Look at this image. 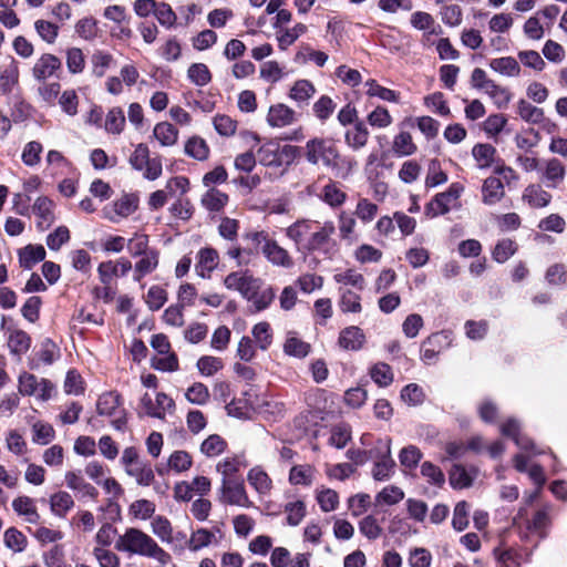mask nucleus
Masks as SVG:
<instances>
[{
	"label": "nucleus",
	"mask_w": 567,
	"mask_h": 567,
	"mask_svg": "<svg viewBox=\"0 0 567 567\" xmlns=\"http://www.w3.org/2000/svg\"><path fill=\"white\" fill-rule=\"evenodd\" d=\"M259 279L248 271H234L224 279V285L227 289L238 291L245 299L251 296L254 288H259Z\"/></svg>",
	"instance_id": "6e6552de"
},
{
	"label": "nucleus",
	"mask_w": 567,
	"mask_h": 567,
	"mask_svg": "<svg viewBox=\"0 0 567 567\" xmlns=\"http://www.w3.org/2000/svg\"><path fill=\"white\" fill-rule=\"evenodd\" d=\"M336 107L337 104L330 96L322 95L315 102L312 111L319 121L326 122L333 114Z\"/></svg>",
	"instance_id": "6e6d98bb"
},
{
	"label": "nucleus",
	"mask_w": 567,
	"mask_h": 567,
	"mask_svg": "<svg viewBox=\"0 0 567 567\" xmlns=\"http://www.w3.org/2000/svg\"><path fill=\"white\" fill-rule=\"evenodd\" d=\"M370 133L365 124L361 121L355 122L351 128L344 133V142L352 151L363 148L369 140Z\"/></svg>",
	"instance_id": "b1692460"
},
{
	"label": "nucleus",
	"mask_w": 567,
	"mask_h": 567,
	"mask_svg": "<svg viewBox=\"0 0 567 567\" xmlns=\"http://www.w3.org/2000/svg\"><path fill=\"white\" fill-rule=\"evenodd\" d=\"M518 115L526 122L538 124L544 120V111L534 106L525 100H520L517 104Z\"/></svg>",
	"instance_id": "864d4df0"
},
{
	"label": "nucleus",
	"mask_w": 567,
	"mask_h": 567,
	"mask_svg": "<svg viewBox=\"0 0 567 567\" xmlns=\"http://www.w3.org/2000/svg\"><path fill=\"white\" fill-rule=\"evenodd\" d=\"M284 351L288 355L301 359L309 354L310 344L295 336H290L285 341Z\"/></svg>",
	"instance_id": "4d7b16f0"
},
{
	"label": "nucleus",
	"mask_w": 567,
	"mask_h": 567,
	"mask_svg": "<svg viewBox=\"0 0 567 567\" xmlns=\"http://www.w3.org/2000/svg\"><path fill=\"white\" fill-rule=\"evenodd\" d=\"M338 151L334 144L324 138H312L306 144V158L310 164H322L327 167L334 165Z\"/></svg>",
	"instance_id": "20e7f679"
},
{
	"label": "nucleus",
	"mask_w": 567,
	"mask_h": 567,
	"mask_svg": "<svg viewBox=\"0 0 567 567\" xmlns=\"http://www.w3.org/2000/svg\"><path fill=\"white\" fill-rule=\"evenodd\" d=\"M12 508L30 524H38L40 522V514L38 513L35 501L29 496H18L14 498Z\"/></svg>",
	"instance_id": "5701e85b"
},
{
	"label": "nucleus",
	"mask_w": 567,
	"mask_h": 567,
	"mask_svg": "<svg viewBox=\"0 0 567 567\" xmlns=\"http://www.w3.org/2000/svg\"><path fill=\"white\" fill-rule=\"evenodd\" d=\"M220 493V501L225 504L240 507L251 506V502L248 498L243 480L221 482Z\"/></svg>",
	"instance_id": "1a4fd4ad"
},
{
	"label": "nucleus",
	"mask_w": 567,
	"mask_h": 567,
	"mask_svg": "<svg viewBox=\"0 0 567 567\" xmlns=\"http://www.w3.org/2000/svg\"><path fill=\"white\" fill-rule=\"evenodd\" d=\"M132 268V262L124 257L116 261H103L97 267L99 279L102 284H112L114 277H125Z\"/></svg>",
	"instance_id": "9b49d317"
},
{
	"label": "nucleus",
	"mask_w": 567,
	"mask_h": 567,
	"mask_svg": "<svg viewBox=\"0 0 567 567\" xmlns=\"http://www.w3.org/2000/svg\"><path fill=\"white\" fill-rule=\"evenodd\" d=\"M252 337L261 350H267L272 342V331L270 324L266 321L256 323L251 330Z\"/></svg>",
	"instance_id": "8fccbe9b"
},
{
	"label": "nucleus",
	"mask_w": 567,
	"mask_h": 567,
	"mask_svg": "<svg viewBox=\"0 0 567 567\" xmlns=\"http://www.w3.org/2000/svg\"><path fill=\"white\" fill-rule=\"evenodd\" d=\"M315 468L308 464L295 465L289 472V483L310 486L313 482Z\"/></svg>",
	"instance_id": "c9c22d12"
},
{
	"label": "nucleus",
	"mask_w": 567,
	"mask_h": 567,
	"mask_svg": "<svg viewBox=\"0 0 567 567\" xmlns=\"http://www.w3.org/2000/svg\"><path fill=\"white\" fill-rule=\"evenodd\" d=\"M411 24L417 30L429 31L430 34H440L442 32L440 25L435 27L433 17L424 11H416L412 13Z\"/></svg>",
	"instance_id": "4c0bfd02"
},
{
	"label": "nucleus",
	"mask_w": 567,
	"mask_h": 567,
	"mask_svg": "<svg viewBox=\"0 0 567 567\" xmlns=\"http://www.w3.org/2000/svg\"><path fill=\"white\" fill-rule=\"evenodd\" d=\"M153 534L162 542L172 540L173 526L169 519L163 515L154 516L151 523Z\"/></svg>",
	"instance_id": "5fc2aeb1"
},
{
	"label": "nucleus",
	"mask_w": 567,
	"mask_h": 567,
	"mask_svg": "<svg viewBox=\"0 0 567 567\" xmlns=\"http://www.w3.org/2000/svg\"><path fill=\"white\" fill-rule=\"evenodd\" d=\"M19 70L17 64L12 61L6 66L0 74V92L8 94L12 91L13 86L18 83Z\"/></svg>",
	"instance_id": "13d9d810"
},
{
	"label": "nucleus",
	"mask_w": 567,
	"mask_h": 567,
	"mask_svg": "<svg viewBox=\"0 0 567 567\" xmlns=\"http://www.w3.org/2000/svg\"><path fill=\"white\" fill-rule=\"evenodd\" d=\"M365 337L363 331L355 326L341 330L338 339L340 348L350 351H358L362 348Z\"/></svg>",
	"instance_id": "4be33fe9"
},
{
	"label": "nucleus",
	"mask_w": 567,
	"mask_h": 567,
	"mask_svg": "<svg viewBox=\"0 0 567 567\" xmlns=\"http://www.w3.org/2000/svg\"><path fill=\"white\" fill-rule=\"evenodd\" d=\"M50 506L54 515L63 517L74 506V501L69 493L61 491L51 496Z\"/></svg>",
	"instance_id": "a19ab883"
},
{
	"label": "nucleus",
	"mask_w": 567,
	"mask_h": 567,
	"mask_svg": "<svg viewBox=\"0 0 567 567\" xmlns=\"http://www.w3.org/2000/svg\"><path fill=\"white\" fill-rule=\"evenodd\" d=\"M188 79L198 86L208 84L212 80L209 69L204 63H194L188 68Z\"/></svg>",
	"instance_id": "338daca9"
},
{
	"label": "nucleus",
	"mask_w": 567,
	"mask_h": 567,
	"mask_svg": "<svg viewBox=\"0 0 567 567\" xmlns=\"http://www.w3.org/2000/svg\"><path fill=\"white\" fill-rule=\"evenodd\" d=\"M316 499L324 513L333 512L339 506V495L334 489L321 487L316 492Z\"/></svg>",
	"instance_id": "58836bf2"
},
{
	"label": "nucleus",
	"mask_w": 567,
	"mask_h": 567,
	"mask_svg": "<svg viewBox=\"0 0 567 567\" xmlns=\"http://www.w3.org/2000/svg\"><path fill=\"white\" fill-rule=\"evenodd\" d=\"M43 151V146L38 141H31L23 147L21 159L24 165L33 167L40 163V155Z\"/></svg>",
	"instance_id": "0e129e2a"
},
{
	"label": "nucleus",
	"mask_w": 567,
	"mask_h": 567,
	"mask_svg": "<svg viewBox=\"0 0 567 567\" xmlns=\"http://www.w3.org/2000/svg\"><path fill=\"white\" fill-rule=\"evenodd\" d=\"M138 260L134 265V280L141 281L145 276L152 274L158 266V250L150 251L146 255L138 256Z\"/></svg>",
	"instance_id": "393cba45"
},
{
	"label": "nucleus",
	"mask_w": 567,
	"mask_h": 567,
	"mask_svg": "<svg viewBox=\"0 0 567 567\" xmlns=\"http://www.w3.org/2000/svg\"><path fill=\"white\" fill-rule=\"evenodd\" d=\"M542 179L547 187L556 188L566 176V167L558 158L546 159L542 167Z\"/></svg>",
	"instance_id": "dca6fc26"
},
{
	"label": "nucleus",
	"mask_w": 567,
	"mask_h": 567,
	"mask_svg": "<svg viewBox=\"0 0 567 567\" xmlns=\"http://www.w3.org/2000/svg\"><path fill=\"white\" fill-rule=\"evenodd\" d=\"M220 537L221 532L219 528H216L215 530H209L204 527L197 528L192 532L190 537L188 538V549L190 551H198L210 545H217Z\"/></svg>",
	"instance_id": "2eb2a0df"
},
{
	"label": "nucleus",
	"mask_w": 567,
	"mask_h": 567,
	"mask_svg": "<svg viewBox=\"0 0 567 567\" xmlns=\"http://www.w3.org/2000/svg\"><path fill=\"white\" fill-rule=\"evenodd\" d=\"M370 377L380 386H388L393 381L392 369L384 362L375 363L370 369Z\"/></svg>",
	"instance_id": "052dcab7"
},
{
	"label": "nucleus",
	"mask_w": 567,
	"mask_h": 567,
	"mask_svg": "<svg viewBox=\"0 0 567 567\" xmlns=\"http://www.w3.org/2000/svg\"><path fill=\"white\" fill-rule=\"evenodd\" d=\"M333 279L339 285L351 286L358 290H363L365 287L363 275L351 268L334 274Z\"/></svg>",
	"instance_id": "e433bc0d"
},
{
	"label": "nucleus",
	"mask_w": 567,
	"mask_h": 567,
	"mask_svg": "<svg viewBox=\"0 0 567 567\" xmlns=\"http://www.w3.org/2000/svg\"><path fill=\"white\" fill-rule=\"evenodd\" d=\"M244 466L239 456L226 457L218 462L216 471L221 475V482L241 480L238 472Z\"/></svg>",
	"instance_id": "cd10ccee"
},
{
	"label": "nucleus",
	"mask_w": 567,
	"mask_h": 567,
	"mask_svg": "<svg viewBox=\"0 0 567 567\" xmlns=\"http://www.w3.org/2000/svg\"><path fill=\"white\" fill-rule=\"evenodd\" d=\"M151 365L162 372H175L179 369L178 358L176 353L171 350L166 353H162V355H154L151 359Z\"/></svg>",
	"instance_id": "ea45409f"
},
{
	"label": "nucleus",
	"mask_w": 567,
	"mask_h": 567,
	"mask_svg": "<svg viewBox=\"0 0 567 567\" xmlns=\"http://www.w3.org/2000/svg\"><path fill=\"white\" fill-rule=\"evenodd\" d=\"M298 121L295 110L284 103H277L269 107L267 123L274 128H284L293 125Z\"/></svg>",
	"instance_id": "f8f14e48"
},
{
	"label": "nucleus",
	"mask_w": 567,
	"mask_h": 567,
	"mask_svg": "<svg viewBox=\"0 0 567 567\" xmlns=\"http://www.w3.org/2000/svg\"><path fill=\"white\" fill-rule=\"evenodd\" d=\"M202 205L210 213H219L228 203V195L217 188L208 189L202 197Z\"/></svg>",
	"instance_id": "2f4dec72"
},
{
	"label": "nucleus",
	"mask_w": 567,
	"mask_h": 567,
	"mask_svg": "<svg viewBox=\"0 0 567 567\" xmlns=\"http://www.w3.org/2000/svg\"><path fill=\"white\" fill-rule=\"evenodd\" d=\"M472 154L478 168L489 167L495 159V148L489 144H476Z\"/></svg>",
	"instance_id": "a18cd8bd"
},
{
	"label": "nucleus",
	"mask_w": 567,
	"mask_h": 567,
	"mask_svg": "<svg viewBox=\"0 0 567 567\" xmlns=\"http://www.w3.org/2000/svg\"><path fill=\"white\" fill-rule=\"evenodd\" d=\"M138 207V198L134 194H124L112 205L104 208L105 216L112 223H118L121 219L132 215Z\"/></svg>",
	"instance_id": "9d476101"
},
{
	"label": "nucleus",
	"mask_w": 567,
	"mask_h": 567,
	"mask_svg": "<svg viewBox=\"0 0 567 567\" xmlns=\"http://www.w3.org/2000/svg\"><path fill=\"white\" fill-rule=\"evenodd\" d=\"M316 89L308 80H298L293 83L289 91V97L297 104H307L308 101L315 95Z\"/></svg>",
	"instance_id": "473e14b6"
},
{
	"label": "nucleus",
	"mask_w": 567,
	"mask_h": 567,
	"mask_svg": "<svg viewBox=\"0 0 567 567\" xmlns=\"http://www.w3.org/2000/svg\"><path fill=\"white\" fill-rule=\"evenodd\" d=\"M227 447V442L218 434H212L203 441L200 452L207 457L220 455Z\"/></svg>",
	"instance_id": "09e8293b"
},
{
	"label": "nucleus",
	"mask_w": 567,
	"mask_h": 567,
	"mask_svg": "<svg viewBox=\"0 0 567 567\" xmlns=\"http://www.w3.org/2000/svg\"><path fill=\"white\" fill-rule=\"evenodd\" d=\"M153 134L162 146H173L178 138L177 128L168 122L157 123L153 130Z\"/></svg>",
	"instance_id": "72a5a7b5"
},
{
	"label": "nucleus",
	"mask_w": 567,
	"mask_h": 567,
	"mask_svg": "<svg viewBox=\"0 0 567 567\" xmlns=\"http://www.w3.org/2000/svg\"><path fill=\"white\" fill-rule=\"evenodd\" d=\"M522 198L529 207L538 209L550 204L551 194L539 184H530L525 188Z\"/></svg>",
	"instance_id": "aec40b11"
},
{
	"label": "nucleus",
	"mask_w": 567,
	"mask_h": 567,
	"mask_svg": "<svg viewBox=\"0 0 567 567\" xmlns=\"http://www.w3.org/2000/svg\"><path fill=\"white\" fill-rule=\"evenodd\" d=\"M261 251L266 259L274 266L287 269L293 266V259L288 250L279 246L276 240L267 243L266 246H262Z\"/></svg>",
	"instance_id": "f3484780"
},
{
	"label": "nucleus",
	"mask_w": 567,
	"mask_h": 567,
	"mask_svg": "<svg viewBox=\"0 0 567 567\" xmlns=\"http://www.w3.org/2000/svg\"><path fill=\"white\" fill-rule=\"evenodd\" d=\"M422 456L423 454L417 446L408 445L400 451L399 461L403 467L414 470L420 463Z\"/></svg>",
	"instance_id": "680f3d73"
},
{
	"label": "nucleus",
	"mask_w": 567,
	"mask_h": 567,
	"mask_svg": "<svg viewBox=\"0 0 567 567\" xmlns=\"http://www.w3.org/2000/svg\"><path fill=\"white\" fill-rule=\"evenodd\" d=\"M357 221L355 219L347 214L346 212H341L338 216V228L340 238L343 240H349L352 243L355 240L354 237V228H355Z\"/></svg>",
	"instance_id": "69168bd1"
},
{
	"label": "nucleus",
	"mask_w": 567,
	"mask_h": 567,
	"mask_svg": "<svg viewBox=\"0 0 567 567\" xmlns=\"http://www.w3.org/2000/svg\"><path fill=\"white\" fill-rule=\"evenodd\" d=\"M140 408L143 414L163 420L167 412L175 408L174 400L164 392H158L155 400L148 393L141 398Z\"/></svg>",
	"instance_id": "423d86ee"
},
{
	"label": "nucleus",
	"mask_w": 567,
	"mask_h": 567,
	"mask_svg": "<svg viewBox=\"0 0 567 567\" xmlns=\"http://www.w3.org/2000/svg\"><path fill=\"white\" fill-rule=\"evenodd\" d=\"M32 76L38 82L59 79L62 71L61 60L51 53H43L32 66Z\"/></svg>",
	"instance_id": "0eeeda50"
},
{
	"label": "nucleus",
	"mask_w": 567,
	"mask_h": 567,
	"mask_svg": "<svg viewBox=\"0 0 567 567\" xmlns=\"http://www.w3.org/2000/svg\"><path fill=\"white\" fill-rule=\"evenodd\" d=\"M114 547L128 556L152 558L163 566L171 560V555L152 536L136 527H128L118 535Z\"/></svg>",
	"instance_id": "f03ea898"
},
{
	"label": "nucleus",
	"mask_w": 567,
	"mask_h": 567,
	"mask_svg": "<svg viewBox=\"0 0 567 567\" xmlns=\"http://www.w3.org/2000/svg\"><path fill=\"white\" fill-rule=\"evenodd\" d=\"M31 337L21 329L9 330L8 347L13 355L21 357L31 347Z\"/></svg>",
	"instance_id": "bb28decb"
},
{
	"label": "nucleus",
	"mask_w": 567,
	"mask_h": 567,
	"mask_svg": "<svg viewBox=\"0 0 567 567\" xmlns=\"http://www.w3.org/2000/svg\"><path fill=\"white\" fill-rule=\"evenodd\" d=\"M321 198L327 205L336 208L344 204L347 194L339 183L330 181L323 186Z\"/></svg>",
	"instance_id": "7c9ffc66"
},
{
	"label": "nucleus",
	"mask_w": 567,
	"mask_h": 567,
	"mask_svg": "<svg viewBox=\"0 0 567 567\" xmlns=\"http://www.w3.org/2000/svg\"><path fill=\"white\" fill-rule=\"evenodd\" d=\"M464 190L460 183H452L446 192L436 194L434 198L425 206V215L430 218L444 215L455 206Z\"/></svg>",
	"instance_id": "39448f33"
},
{
	"label": "nucleus",
	"mask_w": 567,
	"mask_h": 567,
	"mask_svg": "<svg viewBox=\"0 0 567 567\" xmlns=\"http://www.w3.org/2000/svg\"><path fill=\"white\" fill-rule=\"evenodd\" d=\"M97 413L111 419L112 426L117 431H124L126 427V412L122 406L121 395L110 391L100 395L96 403Z\"/></svg>",
	"instance_id": "7ed1b4c3"
},
{
	"label": "nucleus",
	"mask_w": 567,
	"mask_h": 567,
	"mask_svg": "<svg viewBox=\"0 0 567 567\" xmlns=\"http://www.w3.org/2000/svg\"><path fill=\"white\" fill-rule=\"evenodd\" d=\"M185 154L197 161H205L209 155V147L206 141L199 136L190 137L184 146Z\"/></svg>",
	"instance_id": "f704fd0d"
},
{
	"label": "nucleus",
	"mask_w": 567,
	"mask_h": 567,
	"mask_svg": "<svg viewBox=\"0 0 567 567\" xmlns=\"http://www.w3.org/2000/svg\"><path fill=\"white\" fill-rule=\"evenodd\" d=\"M53 202L48 197H39L33 204V213L37 216V227L40 230L48 229L54 221Z\"/></svg>",
	"instance_id": "6ab92c4d"
},
{
	"label": "nucleus",
	"mask_w": 567,
	"mask_h": 567,
	"mask_svg": "<svg viewBox=\"0 0 567 567\" xmlns=\"http://www.w3.org/2000/svg\"><path fill=\"white\" fill-rule=\"evenodd\" d=\"M3 540L6 546L14 553H21L27 547V537L17 528L10 527L4 532Z\"/></svg>",
	"instance_id": "bf43d9fd"
},
{
	"label": "nucleus",
	"mask_w": 567,
	"mask_h": 567,
	"mask_svg": "<svg viewBox=\"0 0 567 567\" xmlns=\"http://www.w3.org/2000/svg\"><path fill=\"white\" fill-rule=\"evenodd\" d=\"M195 269L202 278H208L210 272L218 266L219 255L212 247L202 248L196 256Z\"/></svg>",
	"instance_id": "a211bd4d"
},
{
	"label": "nucleus",
	"mask_w": 567,
	"mask_h": 567,
	"mask_svg": "<svg viewBox=\"0 0 567 567\" xmlns=\"http://www.w3.org/2000/svg\"><path fill=\"white\" fill-rule=\"evenodd\" d=\"M126 474L134 477L141 486H150L155 478L151 464L143 461L126 471Z\"/></svg>",
	"instance_id": "c03bdc74"
},
{
	"label": "nucleus",
	"mask_w": 567,
	"mask_h": 567,
	"mask_svg": "<svg viewBox=\"0 0 567 567\" xmlns=\"http://www.w3.org/2000/svg\"><path fill=\"white\" fill-rule=\"evenodd\" d=\"M167 301V292L161 286H152L146 296L145 302L152 311L159 310Z\"/></svg>",
	"instance_id": "774afa93"
},
{
	"label": "nucleus",
	"mask_w": 567,
	"mask_h": 567,
	"mask_svg": "<svg viewBox=\"0 0 567 567\" xmlns=\"http://www.w3.org/2000/svg\"><path fill=\"white\" fill-rule=\"evenodd\" d=\"M502 433L514 440L516 445L522 450H532L534 447V443L532 440L523 434H520L519 423L509 419L502 425Z\"/></svg>",
	"instance_id": "c756f323"
},
{
	"label": "nucleus",
	"mask_w": 567,
	"mask_h": 567,
	"mask_svg": "<svg viewBox=\"0 0 567 567\" xmlns=\"http://www.w3.org/2000/svg\"><path fill=\"white\" fill-rule=\"evenodd\" d=\"M125 126V116L121 107H112L105 117V131L110 134L118 135Z\"/></svg>",
	"instance_id": "37998d69"
},
{
	"label": "nucleus",
	"mask_w": 567,
	"mask_h": 567,
	"mask_svg": "<svg viewBox=\"0 0 567 567\" xmlns=\"http://www.w3.org/2000/svg\"><path fill=\"white\" fill-rule=\"evenodd\" d=\"M336 233L334 223L302 218L286 228L287 238L292 240L298 250L320 252L330 257L336 246L332 236Z\"/></svg>",
	"instance_id": "f257e3e1"
},
{
	"label": "nucleus",
	"mask_w": 567,
	"mask_h": 567,
	"mask_svg": "<svg viewBox=\"0 0 567 567\" xmlns=\"http://www.w3.org/2000/svg\"><path fill=\"white\" fill-rule=\"evenodd\" d=\"M307 31V27L302 23L296 24L291 29L280 30L277 33L279 48L285 50L291 45L300 35Z\"/></svg>",
	"instance_id": "e2e57ef3"
},
{
	"label": "nucleus",
	"mask_w": 567,
	"mask_h": 567,
	"mask_svg": "<svg viewBox=\"0 0 567 567\" xmlns=\"http://www.w3.org/2000/svg\"><path fill=\"white\" fill-rule=\"evenodd\" d=\"M258 289L259 288H254L251 296L247 297V300L252 303L255 311L257 312L267 309L276 297V292L272 287H267L260 291Z\"/></svg>",
	"instance_id": "79ce46f5"
},
{
	"label": "nucleus",
	"mask_w": 567,
	"mask_h": 567,
	"mask_svg": "<svg viewBox=\"0 0 567 567\" xmlns=\"http://www.w3.org/2000/svg\"><path fill=\"white\" fill-rule=\"evenodd\" d=\"M193 465V458L186 451H175L173 452L167 461L168 470H172L176 473H183L188 471Z\"/></svg>",
	"instance_id": "603ef678"
},
{
	"label": "nucleus",
	"mask_w": 567,
	"mask_h": 567,
	"mask_svg": "<svg viewBox=\"0 0 567 567\" xmlns=\"http://www.w3.org/2000/svg\"><path fill=\"white\" fill-rule=\"evenodd\" d=\"M65 484L79 498L96 499L99 496V491L78 472H66Z\"/></svg>",
	"instance_id": "4468645a"
},
{
	"label": "nucleus",
	"mask_w": 567,
	"mask_h": 567,
	"mask_svg": "<svg viewBox=\"0 0 567 567\" xmlns=\"http://www.w3.org/2000/svg\"><path fill=\"white\" fill-rule=\"evenodd\" d=\"M19 264L24 269H31L34 265L43 261L47 252L41 245H27L18 251Z\"/></svg>",
	"instance_id": "a878e982"
},
{
	"label": "nucleus",
	"mask_w": 567,
	"mask_h": 567,
	"mask_svg": "<svg viewBox=\"0 0 567 567\" xmlns=\"http://www.w3.org/2000/svg\"><path fill=\"white\" fill-rule=\"evenodd\" d=\"M247 481L260 495L268 494L272 487L271 478L260 466H255L248 472Z\"/></svg>",
	"instance_id": "c85d7f7f"
},
{
	"label": "nucleus",
	"mask_w": 567,
	"mask_h": 567,
	"mask_svg": "<svg viewBox=\"0 0 567 567\" xmlns=\"http://www.w3.org/2000/svg\"><path fill=\"white\" fill-rule=\"evenodd\" d=\"M450 484L453 488H466L472 485L474 476L464 466L455 464L450 472Z\"/></svg>",
	"instance_id": "de8ad7c7"
},
{
	"label": "nucleus",
	"mask_w": 567,
	"mask_h": 567,
	"mask_svg": "<svg viewBox=\"0 0 567 567\" xmlns=\"http://www.w3.org/2000/svg\"><path fill=\"white\" fill-rule=\"evenodd\" d=\"M296 147L291 145H285L282 148L269 146H262L259 150V162L265 166H280L282 165L284 158H287V163L295 157Z\"/></svg>",
	"instance_id": "ddd939ff"
},
{
	"label": "nucleus",
	"mask_w": 567,
	"mask_h": 567,
	"mask_svg": "<svg viewBox=\"0 0 567 567\" xmlns=\"http://www.w3.org/2000/svg\"><path fill=\"white\" fill-rule=\"evenodd\" d=\"M365 85L368 86L367 94L369 96H377L386 102L398 103L400 93L391 89L381 86L375 80H369Z\"/></svg>",
	"instance_id": "3c124183"
},
{
	"label": "nucleus",
	"mask_w": 567,
	"mask_h": 567,
	"mask_svg": "<svg viewBox=\"0 0 567 567\" xmlns=\"http://www.w3.org/2000/svg\"><path fill=\"white\" fill-rule=\"evenodd\" d=\"M411 120H409L410 122ZM408 122V120H406ZM405 125V121L400 124V128H403ZM392 151L398 157L411 156L417 151L416 144L413 142L412 135L401 130L394 137L392 142Z\"/></svg>",
	"instance_id": "412c9836"
},
{
	"label": "nucleus",
	"mask_w": 567,
	"mask_h": 567,
	"mask_svg": "<svg viewBox=\"0 0 567 567\" xmlns=\"http://www.w3.org/2000/svg\"><path fill=\"white\" fill-rule=\"evenodd\" d=\"M126 247L132 257L143 256L150 251L156 250L150 247V238L147 235L137 233L127 240Z\"/></svg>",
	"instance_id": "49530a36"
}]
</instances>
